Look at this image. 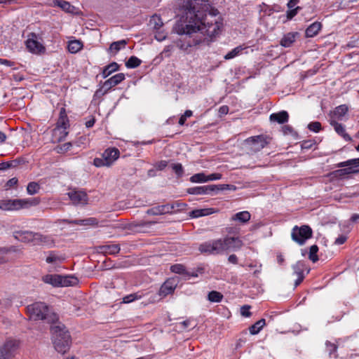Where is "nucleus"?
<instances>
[{
	"label": "nucleus",
	"instance_id": "nucleus-27",
	"mask_svg": "<svg viewBox=\"0 0 359 359\" xmlns=\"http://www.w3.org/2000/svg\"><path fill=\"white\" fill-rule=\"evenodd\" d=\"M65 259V257L62 255L59 254L56 251H50L48 252L46 262L48 264H58L62 262Z\"/></svg>",
	"mask_w": 359,
	"mask_h": 359
},
{
	"label": "nucleus",
	"instance_id": "nucleus-20",
	"mask_svg": "<svg viewBox=\"0 0 359 359\" xmlns=\"http://www.w3.org/2000/svg\"><path fill=\"white\" fill-rule=\"evenodd\" d=\"M34 245H46L50 248L54 246V240L50 236L36 232Z\"/></svg>",
	"mask_w": 359,
	"mask_h": 359
},
{
	"label": "nucleus",
	"instance_id": "nucleus-49",
	"mask_svg": "<svg viewBox=\"0 0 359 359\" xmlns=\"http://www.w3.org/2000/svg\"><path fill=\"white\" fill-rule=\"evenodd\" d=\"M141 295L138 293H133L130 294L128 295L125 296L123 298V303L124 304H128L134 302L136 299H140L141 298Z\"/></svg>",
	"mask_w": 359,
	"mask_h": 359
},
{
	"label": "nucleus",
	"instance_id": "nucleus-58",
	"mask_svg": "<svg viewBox=\"0 0 359 359\" xmlns=\"http://www.w3.org/2000/svg\"><path fill=\"white\" fill-rule=\"evenodd\" d=\"M222 177V175L220 173H212L210 175H207L208 182L220 180Z\"/></svg>",
	"mask_w": 359,
	"mask_h": 359
},
{
	"label": "nucleus",
	"instance_id": "nucleus-34",
	"mask_svg": "<svg viewBox=\"0 0 359 359\" xmlns=\"http://www.w3.org/2000/svg\"><path fill=\"white\" fill-rule=\"evenodd\" d=\"M163 25V21L160 16L153 15L149 22V26L151 29L158 31L162 29Z\"/></svg>",
	"mask_w": 359,
	"mask_h": 359
},
{
	"label": "nucleus",
	"instance_id": "nucleus-36",
	"mask_svg": "<svg viewBox=\"0 0 359 359\" xmlns=\"http://www.w3.org/2000/svg\"><path fill=\"white\" fill-rule=\"evenodd\" d=\"M61 286L60 287H68L76 285L78 283V279L72 276H62L60 275Z\"/></svg>",
	"mask_w": 359,
	"mask_h": 359
},
{
	"label": "nucleus",
	"instance_id": "nucleus-44",
	"mask_svg": "<svg viewBox=\"0 0 359 359\" xmlns=\"http://www.w3.org/2000/svg\"><path fill=\"white\" fill-rule=\"evenodd\" d=\"M192 183H205L208 182L207 175L204 172H199L193 175L190 179Z\"/></svg>",
	"mask_w": 359,
	"mask_h": 359
},
{
	"label": "nucleus",
	"instance_id": "nucleus-29",
	"mask_svg": "<svg viewBox=\"0 0 359 359\" xmlns=\"http://www.w3.org/2000/svg\"><path fill=\"white\" fill-rule=\"evenodd\" d=\"M289 115L286 111L273 113L270 115V120L283 124L288 121Z\"/></svg>",
	"mask_w": 359,
	"mask_h": 359
},
{
	"label": "nucleus",
	"instance_id": "nucleus-59",
	"mask_svg": "<svg viewBox=\"0 0 359 359\" xmlns=\"http://www.w3.org/2000/svg\"><path fill=\"white\" fill-rule=\"evenodd\" d=\"M347 239V237L344 235H341L338 238H336L334 241V244L336 245H342L344 244Z\"/></svg>",
	"mask_w": 359,
	"mask_h": 359
},
{
	"label": "nucleus",
	"instance_id": "nucleus-24",
	"mask_svg": "<svg viewBox=\"0 0 359 359\" xmlns=\"http://www.w3.org/2000/svg\"><path fill=\"white\" fill-rule=\"evenodd\" d=\"M330 125L333 126L336 133L341 136L346 141L350 142L352 140L351 137L346 133L345 127L341 123H338L337 121L332 119L330 121Z\"/></svg>",
	"mask_w": 359,
	"mask_h": 359
},
{
	"label": "nucleus",
	"instance_id": "nucleus-28",
	"mask_svg": "<svg viewBox=\"0 0 359 359\" xmlns=\"http://www.w3.org/2000/svg\"><path fill=\"white\" fill-rule=\"evenodd\" d=\"M67 129L55 127L53 130V142H60L63 141L68 135Z\"/></svg>",
	"mask_w": 359,
	"mask_h": 359
},
{
	"label": "nucleus",
	"instance_id": "nucleus-5",
	"mask_svg": "<svg viewBox=\"0 0 359 359\" xmlns=\"http://www.w3.org/2000/svg\"><path fill=\"white\" fill-rule=\"evenodd\" d=\"M39 201L36 199H13L5 200L0 202V208L4 210H17L38 205Z\"/></svg>",
	"mask_w": 359,
	"mask_h": 359
},
{
	"label": "nucleus",
	"instance_id": "nucleus-17",
	"mask_svg": "<svg viewBox=\"0 0 359 359\" xmlns=\"http://www.w3.org/2000/svg\"><path fill=\"white\" fill-rule=\"evenodd\" d=\"M19 251L20 250L15 245L0 248V264L9 262L11 260L10 255Z\"/></svg>",
	"mask_w": 359,
	"mask_h": 359
},
{
	"label": "nucleus",
	"instance_id": "nucleus-10",
	"mask_svg": "<svg viewBox=\"0 0 359 359\" xmlns=\"http://www.w3.org/2000/svg\"><path fill=\"white\" fill-rule=\"evenodd\" d=\"M19 348V343L15 339H8L0 346V359H12Z\"/></svg>",
	"mask_w": 359,
	"mask_h": 359
},
{
	"label": "nucleus",
	"instance_id": "nucleus-37",
	"mask_svg": "<svg viewBox=\"0 0 359 359\" xmlns=\"http://www.w3.org/2000/svg\"><path fill=\"white\" fill-rule=\"evenodd\" d=\"M265 319L262 318L249 327L250 333L252 335L258 334L265 325Z\"/></svg>",
	"mask_w": 359,
	"mask_h": 359
},
{
	"label": "nucleus",
	"instance_id": "nucleus-21",
	"mask_svg": "<svg viewBox=\"0 0 359 359\" xmlns=\"http://www.w3.org/2000/svg\"><path fill=\"white\" fill-rule=\"evenodd\" d=\"M341 342L342 341L340 339H335V341L334 343L328 340L325 341V351L328 353L330 358H332V356L334 358H338L337 349L339 348V346L341 345Z\"/></svg>",
	"mask_w": 359,
	"mask_h": 359
},
{
	"label": "nucleus",
	"instance_id": "nucleus-55",
	"mask_svg": "<svg viewBox=\"0 0 359 359\" xmlns=\"http://www.w3.org/2000/svg\"><path fill=\"white\" fill-rule=\"evenodd\" d=\"M301 10V7L297 6L294 7L289 11H287V18L289 20L292 19L299 12V11Z\"/></svg>",
	"mask_w": 359,
	"mask_h": 359
},
{
	"label": "nucleus",
	"instance_id": "nucleus-6",
	"mask_svg": "<svg viewBox=\"0 0 359 359\" xmlns=\"http://www.w3.org/2000/svg\"><path fill=\"white\" fill-rule=\"evenodd\" d=\"M119 150L112 147L107 149L102 154L101 158H95L93 164L96 167L111 166L119 157Z\"/></svg>",
	"mask_w": 359,
	"mask_h": 359
},
{
	"label": "nucleus",
	"instance_id": "nucleus-22",
	"mask_svg": "<svg viewBox=\"0 0 359 359\" xmlns=\"http://www.w3.org/2000/svg\"><path fill=\"white\" fill-rule=\"evenodd\" d=\"M125 79V74L123 73H118L106 80L103 84V87L106 90H109L121 83Z\"/></svg>",
	"mask_w": 359,
	"mask_h": 359
},
{
	"label": "nucleus",
	"instance_id": "nucleus-13",
	"mask_svg": "<svg viewBox=\"0 0 359 359\" xmlns=\"http://www.w3.org/2000/svg\"><path fill=\"white\" fill-rule=\"evenodd\" d=\"M36 232L31 231H16L13 232L14 238L23 243H32L34 245Z\"/></svg>",
	"mask_w": 359,
	"mask_h": 359
},
{
	"label": "nucleus",
	"instance_id": "nucleus-9",
	"mask_svg": "<svg viewBox=\"0 0 359 359\" xmlns=\"http://www.w3.org/2000/svg\"><path fill=\"white\" fill-rule=\"evenodd\" d=\"M271 138L264 135L252 136L245 140V144L252 152H257L270 143Z\"/></svg>",
	"mask_w": 359,
	"mask_h": 359
},
{
	"label": "nucleus",
	"instance_id": "nucleus-26",
	"mask_svg": "<svg viewBox=\"0 0 359 359\" xmlns=\"http://www.w3.org/2000/svg\"><path fill=\"white\" fill-rule=\"evenodd\" d=\"M298 35V32H288L281 39L280 44L285 48L290 47L295 41L296 37Z\"/></svg>",
	"mask_w": 359,
	"mask_h": 359
},
{
	"label": "nucleus",
	"instance_id": "nucleus-30",
	"mask_svg": "<svg viewBox=\"0 0 359 359\" xmlns=\"http://www.w3.org/2000/svg\"><path fill=\"white\" fill-rule=\"evenodd\" d=\"M322 28V24L319 22H315L310 25L305 32L306 37L311 38L316 36Z\"/></svg>",
	"mask_w": 359,
	"mask_h": 359
},
{
	"label": "nucleus",
	"instance_id": "nucleus-7",
	"mask_svg": "<svg viewBox=\"0 0 359 359\" xmlns=\"http://www.w3.org/2000/svg\"><path fill=\"white\" fill-rule=\"evenodd\" d=\"M313 231L311 228L308 225H303L300 227L294 226L291 232V237L293 241L303 245L306 240L312 237Z\"/></svg>",
	"mask_w": 359,
	"mask_h": 359
},
{
	"label": "nucleus",
	"instance_id": "nucleus-31",
	"mask_svg": "<svg viewBox=\"0 0 359 359\" xmlns=\"http://www.w3.org/2000/svg\"><path fill=\"white\" fill-rule=\"evenodd\" d=\"M127 44V41L125 39L114 41L111 43L108 52L116 55L120 50L124 48Z\"/></svg>",
	"mask_w": 359,
	"mask_h": 359
},
{
	"label": "nucleus",
	"instance_id": "nucleus-25",
	"mask_svg": "<svg viewBox=\"0 0 359 359\" xmlns=\"http://www.w3.org/2000/svg\"><path fill=\"white\" fill-rule=\"evenodd\" d=\"M69 126V118L64 107L60 110V115L56 123V127L67 129Z\"/></svg>",
	"mask_w": 359,
	"mask_h": 359
},
{
	"label": "nucleus",
	"instance_id": "nucleus-61",
	"mask_svg": "<svg viewBox=\"0 0 359 359\" xmlns=\"http://www.w3.org/2000/svg\"><path fill=\"white\" fill-rule=\"evenodd\" d=\"M172 46H166L161 53V55L164 57H169L172 50Z\"/></svg>",
	"mask_w": 359,
	"mask_h": 359
},
{
	"label": "nucleus",
	"instance_id": "nucleus-18",
	"mask_svg": "<svg viewBox=\"0 0 359 359\" xmlns=\"http://www.w3.org/2000/svg\"><path fill=\"white\" fill-rule=\"evenodd\" d=\"M19 251L20 250L15 245L0 248V264L9 262L11 260L10 255Z\"/></svg>",
	"mask_w": 359,
	"mask_h": 359
},
{
	"label": "nucleus",
	"instance_id": "nucleus-4",
	"mask_svg": "<svg viewBox=\"0 0 359 359\" xmlns=\"http://www.w3.org/2000/svg\"><path fill=\"white\" fill-rule=\"evenodd\" d=\"M29 318L34 320H46L48 323H53L57 320L58 317L54 313H50L48 306L43 302H35L27 306Z\"/></svg>",
	"mask_w": 359,
	"mask_h": 359
},
{
	"label": "nucleus",
	"instance_id": "nucleus-51",
	"mask_svg": "<svg viewBox=\"0 0 359 359\" xmlns=\"http://www.w3.org/2000/svg\"><path fill=\"white\" fill-rule=\"evenodd\" d=\"M172 168L178 177H180L183 175L184 169L181 163H173L172 165Z\"/></svg>",
	"mask_w": 359,
	"mask_h": 359
},
{
	"label": "nucleus",
	"instance_id": "nucleus-56",
	"mask_svg": "<svg viewBox=\"0 0 359 359\" xmlns=\"http://www.w3.org/2000/svg\"><path fill=\"white\" fill-rule=\"evenodd\" d=\"M250 306L248 305H244L241 309V313L244 317H250L251 316V313L249 311Z\"/></svg>",
	"mask_w": 359,
	"mask_h": 359
},
{
	"label": "nucleus",
	"instance_id": "nucleus-16",
	"mask_svg": "<svg viewBox=\"0 0 359 359\" xmlns=\"http://www.w3.org/2000/svg\"><path fill=\"white\" fill-rule=\"evenodd\" d=\"M19 251L20 250L15 245L0 248V264L9 262L11 260L10 255Z\"/></svg>",
	"mask_w": 359,
	"mask_h": 359
},
{
	"label": "nucleus",
	"instance_id": "nucleus-42",
	"mask_svg": "<svg viewBox=\"0 0 359 359\" xmlns=\"http://www.w3.org/2000/svg\"><path fill=\"white\" fill-rule=\"evenodd\" d=\"M223 299V294L219 292L212 290L208 294V300L210 302L219 303L222 302Z\"/></svg>",
	"mask_w": 359,
	"mask_h": 359
},
{
	"label": "nucleus",
	"instance_id": "nucleus-46",
	"mask_svg": "<svg viewBox=\"0 0 359 359\" xmlns=\"http://www.w3.org/2000/svg\"><path fill=\"white\" fill-rule=\"evenodd\" d=\"M142 63L140 59L136 56H131L128 61L126 62V66L129 69H134L140 66Z\"/></svg>",
	"mask_w": 359,
	"mask_h": 359
},
{
	"label": "nucleus",
	"instance_id": "nucleus-12",
	"mask_svg": "<svg viewBox=\"0 0 359 359\" xmlns=\"http://www.w3.org/2000/svg\"><path fill=\"white\" fill-rule=\"evenodd\" d=\"M67 196L74 205H85L88 202V195L83 191L72 190L67 193Z\"/></svg>",
	"mask_w": 359,
	"mask_h": 359
},
{
	"label": "nucleus",
	"instance_id": "nucleus-3",
	"mask_svg": "<svg viewBox=\"0 0 359 359\" xmlns=\"http://www.w3.org/2000/svg\"><path fill=\"white\" fill-rule=\"evenodd\" d=\"M52 340L55 349L60 353H65L70 347L71 336L66 327L59 323L51 325Z\"/></svg>",
	"mask_w": 359,
	"mask_h": 359
},
{
	"label": "nucleus",
	"instance_id": "nucleus-19",
	"mask_svg": "<svg viewBox=\"0 0 359 359\" xmlns=\"http://www.w3.org/2000/svg\"><path fill=\"white\" fill-rule=\"evenodd\" d=\"M120 250L121 248L118 244H107L100 245L97 247L98 252L102 253L104 255H117L120 252Z\"/></svg>",
	"mask_w": 359,
	"mask_h": 359
},
{
	"label": "nucleus",
	"instance_id": "nucleus-47",
	"mask_svg": "<svg viewBox=\"0 0 359 359\" xmlns=\"http://www.w3.org/2000/svg\"><path fill=\"white\" fill-rule=\"evenodd\" d=\"M40 185L35 182H31L27 184V191L29 195H34L39 192Z\"/></svg>",
	"mask_w": 359,
	"mask_h": 359
},
{
	"label": "nucleus",
	"instance_id": "nucleus-54",
	"mask_svg": "<svg viewBox=\"0 0 359 359\" xmlns=\"http://www.w3.org/2000/svg\"><path fill=\"white\" fill-rule=\"evenodd\" d=\"M355 165L358 171H359V158H353L346 161L340 162L339 166L348 165Z\"/></svg>",
	"mask_w": 359,
	"mask_h": 359
},
{
	"label": "nucleus",
	"instance_id": "nucleus-57",
	"mask_svg": "<svg viewBox=\"0 0 359 359\" xmlns=\"http://www.w3.org/2000/svg\"><path fill=\"white\" fill-rule=\"evenodd\" d=\"M154 37L157 41H161L166 38V34L163 32V30L160 29L156 31Z\"/></svg>",
	"mask_w": 359,
	"mask_h": 359
},
{
	"label": "nucleus",
	"instance_id": "nucleus-40",
	"mask_svg": "<svg viewBox=\"0 0 359 359\" xmlns=\"http://www.w3.org/2000/svg\"><path fill=\"white\" fill-rule=\"evenodd\" d=\"M83 47V44L80 41L74 40L71 41L68 43V50L71 53H76L79 52Z\"/></svg>",
	"mask_w": 359,
	"mask_h": 359
},
{
	"label": "nucleus",
	"instance_id": "nucleus-41",
	"mask_svg": "<svg viewBox=\"0 0 359 359\" xmlns=\"http://www.w3.org/2000/svg\"><path fill=\"white\" fill-rule=\"evenodd\" d=\"M348 108L346 104H341L337 107L334 111V116L338 119L341 120L342 118L348 112Z\"/></svg>",
	"mask_w": 359,
	"mask_h": 359
},
{
	"label": "nucleus",
	"instance_id": "nucleus-33",
	"mask_svg": "<svg viewBox=\"0 0 359 359\" xmlns=\"http://www.w3.org/2000/svg\"><path fill=\"white\" fill-rule=\"evenodd\" d=\"M215 211L212 208L196 209L189 212L191 218H198L203 216H207L214 213Z\"/></svg>",
	"mask_w": 359,
	"mask_h": 359
},
{
	"label": "nucleus",
	"instance_id": "nucleus-53",
	"mask_svg": "<svg viewBox=\"0 0 359 359\" xmlns=\"http://www.w3.org/2000/svg\"><path fill=\"white\" fill-rule=\"evenodd\" d=\"M172 272L179 274H183L185 272V267L182 264H175L170 267Z\"/></svg>",
	"mask_w": 359,
	"mask_h": 359
},
{
	"label": "nucleus",
	"instance_id": "nucleus-32",
	"mask_svg": "<svg viewBox=\"0 0 359 359\" xmlns=\"http://www.w3.org/2000/svg\"><path fill=\"white\" fill-rule=\"evenodd\" d=\"M61 279L60 275L58 274L46 275L43 277L45 283L50 284L54 287L61 286Z\"/></svg>",
	"mask_w": 359,
	"mask_h": 359
},
{
	"label": "nucleus",
	"instance_id": "nucleus-50",
	"mask_svg": "<svg viewBox=\"0 0 359 359\" xmlns=\"http://www.w3.org/2000/svg\"><path fill=\"white\" fill-rule=\"evenodd\" d=\"M72 147V142H66L62 145L57 146L55 147V151L58 154L65 153L70 149V148Z\"/></svg>",
	"mask_w": 359,
	"mask_h": 359
},
{
	"label": "nucleus",
	"instance_id": "nucleus-52",
	"mask_svg": "<svg viewBox=\"0 0 359 359\" xmlns=\"http://www.w3.org/2000/svg\"><path fill=\"white\" fill-rule=\"evenodd\" d=\"M308 128L315 133H318L321 130V124L320 122H311L308 125Z\"/></svg>",
	"mask_w": 359,
	"mask_h": 359
},
{
	"label": "nucleus",
	"instance_id": "nucleus-23",
	"mask_svg": "<svg viewBox=\"0 0 359 359\" xmlns=\"http://www.w3.org/2000/svg\"><path fill=\"white\" fill-rule=\"evenodd\" d=\"M26 47L31 53L39 54L45 50L41 43L35 39H28L26 41Z\"/></svg>",
	"mask_w": 359,
	"mask_h": 359
},
{
	"label": "nucleus",
	"instance_id": "nucleus-63",
	"mask_svg": "<svg viewBox=\"0 0 359 359\" xmlns=\"http://www.w3.org/2000/svg\"><path fill=\"white\" fill-rule=\"evenodd\" d=\"M13 166L12 162H4L0 163V170H5Z\"/></svg>",
	"mask_w": 359,
	"mask_h": 359
},
{
	"label": "nucleus",
	"instance_id": "nucleus-38",
	"mask_svg": "<svg viewBox=\"0 0 359 359\" xmlns=\"http://www.w3.org/2000/svg\"><path fill=\"white\" fill-rule=\"evenodd\" d=\"M250 214L248 211H242L235 214L232 217L233 220H238L242 223H245L250 219Z\"/></svg>",
	"mask_w": 359,
	"mask_h": 359
},
{
	"label": "nucleus",
	"instance_id": "nucleus-8",
	"mask_svg": "<svg viewBox=\"0 0 359 359\" xmlns=\"http://www.w3.org/2000/svg\"><path fill=\"white\" fill-rule=\"evenodd\" d=\"M230 189L229 184H210L205 186L194 187L187 189V192L193 195H205L210 194L212 192H218L219 191H224Z\"/></svg>",
	"mask_w": 359,
	"mask_h": 359
},
{
	"label": "nucleus",
	"instance_id": "nucleus-45",
	"mask_svg": "<svg viewBox=\"0 0 359 359\" xmlns=\"http://www.w3.org/2000/svg\"><path fill=\"white\" fill-rule=\"evenodd\" d=\"M304 266L305 264L303 262H297L295 264L292 266L293 273L296 275L297 277L304 276Z\"/></svg>",
	"mask_w": 359,
	"mask_h": 359
},
{
	"label": "nucleus",
	"instance_id": "nucleus-48",
	"mask_svg": "<svg viewBox=\"0 0 359 359\" xmlns=\"http://www.w3.org/2000/svg\"><path fill=\"white\" fill-rule=\"evenodd\" d=\"M318 251V247L316 245L311 246L309 250V258L313 262H316L318 260L317 252Z\"/></svg>",
	"mask_w": 359,
	"mask_h": 359
},
{
	"label": "nucleus",
	"instance_id": "nucleus-64",
	"mask_svg": "<svg viewBox=\"0 0 359 359\" xmlns=\"http://www.w3.org/2000/svg\"><path fill=\"white\" fill-rule=\"evenodd\" d=\"M238 257L236 255L234 254H232V255H230L228 257V261L231 263V264H238Z\"/></svg>",
	"mask_w": 359,
	"mask_h": 359
},
{
	"label": "nucleus",
	"instance_id": "nucleus-11",
	"mask_svg": "<svg viewBox=\"0 0 359 359\" xmlns=\"http://www.w3.org/2000/svg\"><path fill=\"white\" fill-rule=\"evenodd\" d=\"M184 203H172V204H165L161 205L155 206L151 209L147 210V214L151 215H159L163 214L171 213L172 210L177 208L178 209H182V207L185 206Z\"/></svg>",
	"mask_w": 359,
	"mask_h": 359
},
{
	"label": "nucleus",
	"instance_id": "nucleus-1",
	"mask_svg": "<svg viewBox=\"0 0 359 359\" xmlns=\"http://www.w3.org/2000/svg\"><path fill=\"white\" fill-rule=\"evenodd\" d=\"M207 0H187L184 6L183 15L175 27V32L181 36L177 47L183 50L204 43L208 37L219 34L222 22L217 11H209Z\"/></svg>",
	"mask_w": 359,
	"mask_h": 359
},
{
	"label": "nucleus",
	"instance_id": "nucleus-2",
	"mask_svg": "<svg viewBox=\"0 0 359 359\" xmlns=\"http://www.w3.org/2000/svg\"><path fill=\"white\" fill-rule=\"evenodd\" d=\"M243 245V243L238 237L226 236L200 244L198 250L206 255H217L226 252L238 251Z\"/></svg>",
	"mask_w": 359,
	"mask_h": 359
},
{
	"label": "nucleus",
	"instance_id": "nucleus-14",
	"mask_svg": "<svg viewBox=\"0 0 359 359\" xmlns=\"http://www.w3.org/2000/svg\"><path fill=\"white\" fill-rule=\"evenodd\" d=\"M177 282L174 278H169L166 280L161 286L158 294L162 297H165L168 294H172L176 289Z\"/></svg>",
	"mask_w": 359,
	"mask_h": 359
},
{
	"label": "nucleus",
	"instance_id": "nucleus-43",
	"mask_svg": "<svg viewBox=\"0 0 359 359\" xmlns=\"http://www.w3.org/2000/svg\"><path fill=\"white\" fill-rule=\"evenodd\" d=\"M245 49V47L242 46H238L233 49H232L231 51H229L227 54L224 55L225 60H231L234 58L235 57L239 55L242 51Z\"/></svg>",
	"mask_w": 359,
	"mask_h": 359
},
{
	"label": "nucleus",
	"instance_id": "nucleus-62",
	"mask_svg": "<svg viewBox=\"0 0 359 359\" xmlns=\"http://www.w3.org/2000/svg\"><path fill=\"white\" fill-rule=\"evenodd\" d=\"M0 64L8 67H13L15 62L6 59L0 58Z\"/></svg>",
	"mask_w": 359,
	"mask_h": 359
},
{
	"label": "nucleus",
	"instance_id": "nucleus-35",
	"mask_svg": "<svg viewBox=\"0 0 359 359\" xmlns=\"http://www.w3.org/2000/svg\"><path fill=\"white\" fill-rule=\"evenodd\" d=\"M119 69V65L115 62H113L108 65L105 66L103 68V70L101 73L102 76L105 79L108 77L109 75H111L112 73H114L116 71H118Z\"/></svg>",
	"mask_w": 359,
	"mask_h": 359
},
{
	"label": "nucleus",
	"instance_id": "nucleus-60",
	"mask_svg": "<svg viewBox=\"0 0 359 359\" xmlns=\"http://www.w3.org/2000/svg\"><path fill=\"white\" fill-rule=\"evenodd\" d=\"M167 165L168 162L166 161H161L156 164V168L159 170H163Z\"/></svg>",
	"mask_w": 359,
	"mask_h": 359
},
{
	"label": "nucleus",
	"instance_id": "nucleus-39",
	"mask_svg": "<svg viewBox=\"0 0 359 359\" xmlns=\"http://www.w3.org/2000/svg\"><path fill=\"white\" fill-rule=\"evenodd\" d=\"M52 6L60 7L63 11L67 12H71L72 8H73V6L68 1L65 0H53Z\"/></svg>",
	"mask_w": 359,
	"mask_h": 359
},
{
	"label": "nucleus",
	"instance_id": "nucleus-15",
	"mask_svg": "<svg viewBox=\"0 0 359 359\" xmlns=\"http://www.w3.org/2000/svg\"><path fill=\"white\" fill-rule=\"evenodd\" d=\"M339 164H340V163H337L336 165V167L337 168H343L337 170L333 172V175L335 177L342 178L346 175L359 172L355 165L351 164L348 165L339 166Z\"/></svg>",
	"mask_w": 359,
	"mask_h": 359
}]
</instances>
